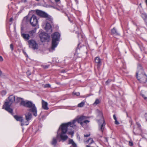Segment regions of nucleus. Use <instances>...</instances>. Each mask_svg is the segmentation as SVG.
I'll list each match as a JSON object with an SVG mask.
<instances>
[{"mask_svg": "<svg viewBox=\"0 0 147 147\" xmlns=\"http://www.w3.org/2000/svg\"><path fill=\"white\" fill-rule=\"evenodd\" d=\"M76 121L74 120L72 122H69L65 123H63L61 124L59 127L57 132V138L58 137L59 135V132L60 130H61V133L60 135L61 139L63 140H65L68 138V136L65 135L67 131V128L69 126H70L73 128L75 127L76 125H75V123Z\"/></svg>", "mask_w": 147, "mask_h": 147, "instance_id": "1", "label": "nucleus"}, {"mask_svg": "<svg viewBox=\"0 0 147 147\" xmlns=\"http://www.w3.org/2000/svg\"><path fill=\"white\" fill-rule=\"evenodd\" d=\"M136 77L138 80L141 83H145L147 81V76L144 73L142 67L140 64L138 65Z\"/></svg>", "mask_w": 147, "mask_h": 147, "instance_id": "2", "label": "nucleus"}, {"mask_svg": "<svg viewBox=\"0 0 147 147\" xmlns=\"http://www.w3.org/2000/svg\"><path fill=\"white\" fill-rule=\"evenodd\" d=\"M20 105L29 108L28 111L32 113L35 117L37 115V108L35 104L32 101L27 100H22L20 102Z\"/></svg>", "mask_w": 147, "mask_h": 147, "instance_id": "3", "label": "nucleus"}, {"mask_svg": "<svg viewBox=\"0 0 147 147\" xmlns=\"http://www.w3.org/2000/svg\"><path fill=\"white\" fill-rule=\"evenodd\" d=\"M15 96L11 95L8 97L9 101L5 102L2 107V109H4L12 115H13V110L10 108L12 104L15 102Z\"/></svg>", "mask_w": 147, "mask_h": 147, "instance_id": "4", "label": "nucleus"}, {"mask_svg": "<svg viewBox=\"0 0 147 147\" xmlns=\"http://www.w3.org/2000/svg\"><path fill=\"white\" fill-rule=\"evenodd\" d=\"M98 115L97 117H100V119L97 120L98 125V130L102 134L105 129V123L104 118L103 114L101 111L98 110Z\"/></svg>", "mask_w": 147, "mask_h": 147, "instance_id": "5", "label": "nucleus"}, {"mask_svg": "<svg viewBox=\"0 0 147 147\" xmlns=\"http://www.w3.org/2000/svg\"><path fill=\"white\" fill-rule=\"evenodd\" d=\"M61 35L57 32H55L51 35L52 38L51 49L54 50L57 46L60 40Z\"/></svg>", "mask_w": 147, "mask_h": 147, "instance_id": "6", "label": "nucleus"}, {"mask_svg": "<svg viewBox=\"0 0 147 147\" xmlns=\"http://www.w3.org/2000/svg\"><path fill=\"white\" fill-rule=\"evenodd\" d=\"M32 114L28 112L25 114V120L24 119V122L22 123V126L24 125H27L29 123V121L32 118Z\"/></svg>", "mask_w": 147, "mask_h": 147, "instance_id": "7", "label": "nucleus"}, {"mask_svg": "<svg viewBox=\"0 0 147 147\" xmlns=\"http://www.w3.org/2000/svg\"><path fill=\"white\" fill-rule=\"evenodd\" d=\"M40 38L42 42L48 40L50 38L49 35L47 33L43 32L41 33L39 35Z\"/></svg>", "mask_w": 147, "mask_h": 147, "instance_id": "8", "label": "nucleus"}, {"mask_svg": "<svg viewBox=\"0 0 147 147\" xmlns=\"http://www.w3.org/2000/svg\"><path fill=\"white\" fill-rule=\"evenodd\" d=\"M28 42L30 47L34 50L38 49V46L35 40H28Z\"/></svg>", "mask_w": 147, "mask_h": 147, "instance_id": "9", "label": "nucleus"}, {"mask_svg": "<svg viewBox=\"0 0 147 147\" xmlns=\"http://www.w3.org/2000/svg\"><path fill=\"white\" fill-rule=\"evenodd\" d=\"M30 22V24L33 26H36L38 23L36 17L34 15H33L31 17Z\"/></svg>", "mask_w": 147, "mask_h": 147, "instance_id": "10", "label": "nucleus"}, {"mask_svg": "<svg viewBox=\"0 0 147 147\" xmlns=\"http://www.w3.org/2000/svg\"><path fill=\"white\" fill-rule=\"evenodd\" d=\"M36 11L37 15L40 17L45 18L48 16V14L47 13L42 11L36 10Z\"/></svg>", "mask_w": 147, "mask_h": 147, "instance_id": "11", "label": "nucleus"}, {"mask_svg": "<svg viewBox=\"0 0 147 147\" xmlns=\"http://www.w3.org/2000/svg\"><path fill=\"white\" fill-rule=\"evenodd\" d=\"M52 25H53V24L49 23L48 22L46 23L45 30L47 32H49V33H51L52 32Z\"/></svg>", "mask_w": 147, "mask_h": 147, "instance_id": "12", "label": "nucleus"}, {"mask_svg": "<svg viewBox=\"0 0 147 147\" xmlns=\"http://www.w3.org/2000/svg\"><path fill=\"white\" fill-rule=\"evenodd\" d=\"M14 117L17 121H20L21 122V125L22 126V123L24 122V119H23V117L17 115H14Z\"/></svg>", "mask_w": 147, "mask_h": 147, "instance_id": "13", "label": "nucleus"}, {"mask_svg": "<svg viewBox=\"0 0 147 147\" xmlns=\"http://www.w3.org/2000/svg\"><path fill=\"white\" fill-rule=\"evenodd\" d=\"M42 106L43 108L45 110H47L49 109L47 103L43 100H42Z\"/></svg>", "mask_w": 147, "mask_h": 147, "instance_id": "14", "label": "nucleus"}, {"mask_svg": "<svg viewBox=\"0 0 147 147\" xmlns=\"http://www.w3.org/2000/svg\"><path fill=\"white\" fill-rule=\"evenodd\" d=\"M86 119V117L84 116H82L80 117L78 119V122L80 123L81 125H82L83 124V120Z\"/></svg>", "mask_w": 147, "mask_h": 147, "instance_id": "15", "label": "nucleus"}, {"mask_svg": "<svg viewBox=\"0 0 147 147\" xmlns=\"http://www.w3.org/2000/svg\"><path fill=\"white\" fill-rule=\"evenodd\" d=\"M21 36L25 39L28 40L30 38V36L29 34L25 33H22Z\"/></svg>", "mask_w": 147, "mask_h": 147, "instance_id": "16", "label": "nucleus"}, {"mask_svg": "<svg viewBox=\"0 0 147 147\" xmlns=\"http://www.w3.org/2000/svg\"><path fill=\"white\" fill-rule=\"evenodd\" d=\"M111 34L113 35H119V34L117 30L114 27L111 30Z\"/></svg>", "mask_w": 147, "mask_h": 147, "instance_id": "17", "label": "nucleus"}, {"mask_svg": "<svg viewBox=\"0 0 147 147\" xmlns=\"http://www.w3.org/2000/svg\"><path fill=\"white\" fill-rule=\"evenodd\" d=\"M46 18H47L46 20V22H48L49 23H50L51 24L53 23V18L51 17L48 14V16Z\"/></svg>", "mask_w": 147, "mask_h": 147, "instance_id": "18", "label": "nucleus"}, {"mask_svg": "<svg viewBox=\"0 0 147 147\" xmlns=\"http://www.w3.org/2000/svg\"><path fill=\"white\" fill-rule=\"evenodd\" d=\"M141 16L145 22L147 21V14L145 13L141 12Z\"/></svg>", "mask_w": 147, "mask_h": 147, "instance_id": "19", "label": "nucleus"}, {"mask_svg": "<svg viewBox=\"0 0 147 147\" xmlns=\"http://www.w3.org/2000/svg\"><path fill=\"white\" fill-rule=\"evenodd\" d=\"M57 139L55 138H53L51 142L52 145L54 147H55L57 144Z\"/></svg>", "mask_w": 147, "mask_h": 147, "instance_id": "20", "label": "nucleus"}, {"mask_svg": "<svg viewBox=\"0 0 147 147\" xmlns=\"http://www.w3.org/2000/svg\"><path fill=\"white\" fill-rule=\"evenodd\" d=\"M22 100H24L23 98L15 96V102L16 103H17L20 102H21Z\"/></svg>", "mask_w": 147, "mask_h": 147, "instance_id": "21", "label": "nucleus"}, {"mask_svg": "<svg viewBox=\"0 0 147 147\" xmlns=\"http://www.w3.org/2000/svg\"><path fill=\"white\" fill-rule=\"evenodd\" d=\"M95 61L96 63L100 64V65H101V59L99 57H96L95 58Z\"/></svg>", "mask_w": 147, "mask_h": 147, "instance_id": "22", "label": "nucleus"}, {"mask_svg": "<svg viewBox=\"0 0 147 147\" xmlns=\"http://www.w3.org/2000/svg\"><path fill=\"white\" fill-rule=\"evenodd\" d=\"M36 28H35L33 30L29 31L28 32V33L31 36H33L34 34L36 32Z\"/></svg>", "mask_w": 147, "mask_h": 147, "instance_id": "23", "label": "nucleus"}, {"mask_svg": "<svg viewBox=\"0 0 147 147\" xmlns=\"http://www.w3.org/2000/svg\"><path fill=\"white\" fill-rule=\"evenodd\" d=\"M86 142V143H88L89 144H91L94 143V142L92 138H89L87 140Z\"/></svg>", "mask_w": 147, "mask_h": 147, "instance_id": "24", "label": "nucleus"}, {"mask_svg": "<svg viewBox=\"0 0 147 147\" xmlns=\"http://www.w3.org/2000/svg\"><path fill=\"white\" fill-rule=\"evenodd\" d=\"M69 144H71L73 146H76V144L74 143L73 140L71 139H70L69 140Z\"/></svg>", "mask_w": 147, "mask_h": 147, "instance_id": "25", "label": "nucleus"}, {"mask_svg": "<svg viewBox=\"0 0 147 147\" xmlns=\"http://www.w3.org/2000/svg\"><path fill=\"white\" fill-rule=\"evenodd\" d=\"M84 102H82L80 103L78 105V107H83L84 105Z\"/></svg>", "mask_w": 147, "mask_h": 147, "instance_id": "26", "label": "nucleus"}, {"mask_svg": "<svg viewBox=\"0 0 147 147\" xmlns=\"http://www.w3.org/2000/svg\"><path fill=\"white\" fill-rule=\"evenodd\" d=\"M73 95H76L77 96H79L80 95V93L79 92H73Z\"/></svg>", "mask_w": 147, "mask_h": 147, "instance_id": "27", "label": "nucleus"}, {"mask_svg": "<svg viewBox=\"0 0 147 147\" xmlns=\"http://www.w3.org/2000/svg\"><path fill=\"white\" fill-rule=\"evenodd\" d=\"M51 85L49 84H46L44 85V87L45 88H50L51 87Z\"/></svg>", "mask_w": 147, "mask_h": 147, "instance_id": "28", "label": "nucleus"}, {"mask_svg": "<svg viewBox=\"0 0 147 147\" xmlns=\"http://www.w3.org/2000/svg\"><path fill=\"white\" fill-rule=\"evenodd\" d=\"M42 67L43 68L45 69H46L48 68L49 66V65H42Z\"/></svg>", "mask_w": 147, "mask_h": 147, "instance_id": "29", "label": "nucleus"}, {"mask_svg": "<svg viewBox=\"0 0 147 147\" xmlns=\"http://www.w3.org/2000/svg\"><path fill=\"white\" fill-rule=\"evenodd\" d=\"M80 44H78V47H77V49H76V53L74 54V55L75 56H76V55L78 54V53H77V50L78 49H80V48H79Z\"/></svg>", "mask_w": 147, "mask_h": 147, "instance_id": "30", "label": "nucleus"}, {"mask_svg": "<svg viewBox=\"0 0 147 147\" xmlns=\"http://www.w3.org/2000/svg\"><path fill=\"white\" fill-rule=\"evenodd\" d=\"M100 102L99 100L98 99H96L95 101L94 104L96 105L98 104Z\"/></svg>", "mask_w": 147, "mask_h": 147, "instance_id": "31", "label": "nucleus"}, {"mask_svg": "<svg viewBox=\"0 0 147 147\" xmlns=\"http://www.w3.org/2000/svg\"><path fill=\"white\" fill-rule=\"evenodd\" d=\"M129 144L130 146H132L133 145V144L132 141H130L129 142Z\"/></svg>", "mask_w": 147, "mask_h": 147, "instance_id": "32", "label": "nucleus"}, {"mask_svg": "<svg viewBox=\"0 0 147 147\" xmlns=\"http://www.w3.org/2000/svg\"><path fill=\"white\" fill-rule=\"evenodd\" d=\"M6 94V92L5 91L3 90L2 92V95H5Z\"/></svg>", "mask_w": 147, "mask_h": 147, "instance_id": "33", "label": "nucleus"}, {"mask_svg": "<svg viewBox=\"0 0 147 147\" xmlns=\"http://www.w3.org/2000/svg\"><path fill=\"white\" fill-rule=\"evenodd\" d=\"M89 122V121L88 120H86L84 121L83 122L84 123H85L86 124H87V123H88Z\"/></svg>", "mask_w": 147, "mask_h": 147, "instance_id": "34", "label": "nucleus"}, {"mask_svg": "<svg viewBox=\"0 0 147 147\" xmlns=\"http://www.w3.org/2000/svg\"><path fill=\"white\" fill-rule=\"evenodd\" d=\"M10 48L12 51L13 50V45L12 44H10Z\"/></svg>", "mask_w": 147, "mask_h": 147, "instance_id": "35", "label": "nucleus"}, {"mask_svg": "<svg viewBox=\"0 0 147 147\" xmlns=\"http://www.w3.org/2000/svg\"><path fill=\"white\" fill-rule=\"evenodd\" d=\"M141 95L144 98V99L146 100L147 98V97L145 96L144 94H141Z\"/></svg>", "mask_w": 147, "mask_h": 147, "instance_id": "36", "label": "nucleus"}, {"mask_svg": "<svg viewBox=\"0 0 147 147\" xmlns=\"http://www.w3.org/2000/svg\"><path fill=\"white\" fill-rule=\"evenodd\" d=\"M115 124L116 125H118L119 124V122L117 120V119L115 120Z\"/></svg>", "mask_w": 147, "mask_h": 147, "instance_id": "37", "label": "nucleus"}, {"mask_svg": "<svg viewBox=\"0 0 147 147\" xmlns=\"http://www.w3.org/2000/svg\"><path fill=\"white\" fill-rule=\"evenodd\" d=\"M81 36V38H83V36L82 35H81V34H79V33H78V37L79 38V36Z\"/></svg>", "mask_w": 147, "mask_h": 147, "instance_id": "38", "label": "nucleus"}, {"mask_svg": "<svg viewBox=\"0 0 147 147\" xmlns=\"http://www.w3.org/2000/svg\"><path fill=\"white\" fill-rule=\"evenodd\" d=\"M111 81V80L110 79H108L106 82V83L107 84H108Z\"/></svg>", "mask_w": 147, "mask_h": 147, "instance_id": "39", "label": "nucleus"}, {"mask_svg": "<svg viewBox=\"0 0 147 147\" xmlns=\"http://www.w3.org/2000/svg\"><path fill=\"white\" fill-rule=\"evenodd\" d=\"M3 59L2 57L1 56H0V62H2L3 61Z\"/></svg>", "mask_w": 147, "mask_h": 147, "instance_id": "40", "label": "nucleus"}, {"mask_svg": "<svg viewBox=\"0 0 147 147\" xmlns=\"http://www.w3.org/2000/svg\"><path fill=\"white\" fill-rule=\"evenodd\" d=\"M90 136V134H85V135H84V137H89Z\"/></svg>", "mask_w": 147, "mask_h": 147, "instance_id": "41", "label": "nucleus"}, {"mask_svg": "<svg viewBox=\"0 0 147 147\" xmlns=\"http://www.w3.org/2000/svg\"><path fill=\"white\" fill-rule=\"evenodd\" d=\"M68 133H69V134L70 135H73L74 134V132L73 131H71L69 132Z\"/></svg>", "mask_w": 147, "mask_h": 147, "instance_id": "42", "label": "nucleus"}, {"mask_svg": "<svg viewBox=\"0 0 147 147\" xmlns=\"http://www.w3.org/2000/svg\"><path fill=\"white\" fill-rule=\"evenodd\" d=\"M144 116L146 121H147V113H146Z\"/></svg>", "mask_w": 147, "mask_h": 147, "instance_id": "43", "label": "nucleus"}, {"mask_svg": "<svg viewBox=\"0 0 147 147\" xmlns=\"http://www.w3.org/2000/svg\"><path fill=\"white\" fill-rule=\"evenodd\" d=\"M27 74L29 76L31 75V73L30 72V71H28L26 72Z\"/></svg>", "mask_w": 147, "mask_h": 147, "instance_id": "44", "label": "nucleus"}, {"mask_svg": "<svg viewBox=\"0 0 147 147\" xmlns=\"http://www.w3.org/2000/svg\"><path fill=\"white\" fill-rule=\"evenodd\" d=\"M113 118H114V119L115 120L117 119V118H116V117L115 115H113Z\"/></svg>", "mask_w": 147, "mask_h": 147, "instance_id": "45", "label": "nucleus"}, {"mask_svg": "<svg viewBox=\"0 0 147 147\" xmlns=\"http://www.w3.org/2000/svg\"><path fill=\"white\" fill-rule=\"evenodd\" d=\"M68 20H69L71 22H72V21H71V19L69 17H68Z\"/></svg>", "mask_w": 147, "mask_h": 147, "instance_id": "46", "label": "nucleus"}, {"mask_svg": "<svg viewBox=\"0 0 147 147\" xmlns=\"http://www.w3.org/2000/svg\"><path fill=\"white\" fill-rule=\"evenodd\" d=\"M13 18H10V20H9V21L10 22H11L12 20H13Z\"/></svg>", "mask_w": 147, "mask_h": 147, "instance_id": "47", "label": "nucleus"}, {"mask_svg": "<svg viewBox=\"0 0 147 147\" xmlns=\"http://www.w3.org/2000/svg\"><path fill=\"white\" fill-rule=\"evenodd\" d=\"M60 0H55V2L56 3L58 2H59Z\"/></svg>", "mask_w": 147, "mask_h": 147, "instance_id": "48", "label": "nucleus"}, {"mask_svg": "<svg viewBox=\"0 0 147 147\" xmlns=\"http://www.w3.org/2000/svg\"><path fill=\"white\" fill-rule=\"evenodd\" d=\"M61 72L62 73H64L65 72V71L64 70H62L61 71Z\"/></svg>", "mask_w": 147, "mask_h": 147, "instance_id": "49", "label": "nucleus"}, {"mask_svg": "<svg viewBox=\"0 0 147 147\" xmlns=\"http://www.w3.org/2000/svg\"><path fill=\"white\" fill-rule=\"evenodd\" d=\"M24 2L25 3L26 2V0H24Z\"/></svg>", "mask_w": 147, "mask_h": 147, "instance_id": "50", "label": "nucleus"}, {"mask_svg": "<svg viewBox=\"0 0 147 147\" xmlns=\"http://www.w3.org/2000/svg\"><path fill=\"white\" fill-rule=\"evenodd\" d=\"M70 147H76V146H73V147L71 146Z\"/></svg>", "mask_w": 147, "mask_h": 147, "instance_id": "51", "label": "nucleus"}, {"mask_svg": "<svg viewBox=\"0 0 147 147\" xmlns=\"http://www.w3.org/2000/svg\"><path fill=\"white\" fill-rule=\"evenodd\" d=\"M140 6L141 5V3H140Z\"/></svg>", "mask_w": 147, "mask_h": 147, "instance_id": "52", "label": "nucleus"}]
</instances>
